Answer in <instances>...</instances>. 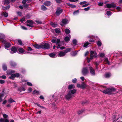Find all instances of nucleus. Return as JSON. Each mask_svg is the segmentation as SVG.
Returning a JSON list of instances; mask_svg holds the SVG:
<instances>
[{
    "label": "nucleus",
    "mask_w": 122,
    "mask_h": 122,
    "mask_svg": "<svg viewBox=\"0 0 122 122\" xmlns=\"http://www.w3.org/2000/svg\"><path fill=\"white\" fill-rule=\"evenodd\" d=\"M116 89L113 88H109L103 91V93L108 95L112 94V92H115Z\"/></svg>",
    "instance_id": "1"
},
{
    "label": "nucleus",
    "mask_w": 122,
    "mask_h": 122,
    "mask_svg": "<svg viewBox=\"0 0 122 122\" xmlns=\"http://www.w3.org/2000/svg\"><path fill=\"white\" fill-rule=\"evenodd\" d=\"M63 11V10L61 9V8L60 7L57 8L55 13L56 15L57 16H59L60 14L62 13Z\"/></svg>",
    "instance_id": "2"
},
{
    "label": "nucleus",
    "mask_w": 122,
    "mask_h": 122,
    "mask_svg": "<svg viewBox=\"0 0 122 122\" xmlns=\"http://www.w3.org/2000/svg\"><path fill=\"white\" fill-rule=\"evenodd\" d=\"M107 7L108 8H115L116 7V4L112 2L111 4H106Z\"/></svg>",
    "instance_id": "3"
},
{
    "label": "nucleus",
    "mask_w": 122,
    "mask_h": 122,
    "mask_svg": "<svg viewBox=\"0 0 122 122\" xmlns=\"http://www.w3.org/2000/svg\"><path fill=\"white\" fill-rule=\"evenodd\" d=\"M74 97V96L72 95L69 92L65 96L67 100H69Z\"/></svg>",
    "instance_id": "4"
},
{
    "label": "nucleus",
    "mask_w": 122,
    "mask_h": 122,
    "mask_svg": "<svg viewBox=\"0 0 122 122\" xmlns=\"http://www.w3.org/2000/svg\"><path fill=\"white\" fill-rule=\"evenodd\" d=\"M41 48L45 49H48L50 48V46L48 43H45L44 44H42Z\"/></svg>",
    "instance_id": "5"
},
{
    "label": "nucleus",
    "mask_w": 122,
    "mask_h": 122,
    "mask_svg": "<svg viewBox=\"0 0 122 122\" xmlns=\"http://www.w3.org/2000/svg\"><path fill=\"white\" fill-rule=\"evenodd\" d=\"M68 20L66 19H63L62 20L61 22H60V24L62 26H63L65 24L67 23Z\"/></svg>",
    "instance_id": "6"
},
{
    "label": "nucleus",
    "mask_w": 122,
    "mask_h": 122,
    "mask_svg": "<svg viewBox=\"0 0 122 122\" xmlns=\"http://www.w3.org/2000/svg\"><path fill=\"white\" fill-rule=\"evenodd\" d=\"M88 73L87 69L86 67L84 68L82 70V73L83 75H86Z\"/></svg>",
    "instance_id": "7"
},
{
    "label": "nucleus",
    "mask_w": 122,
    "mask_h": 122,
    "mask_svg": "<svg viewBox=\"0 0 122 122\" xmlns=\"http://www.w3.org/2000/svg\"><path fill=\"white\" fill-rule=\"evenodd\" d=\"M91 75L94 76L95 75V71L94 70L91 66L89 67Z\"/></svg>",
    "instance_id": "8"
},
{
    "label": "nucleus",
    "mask_w": 122,
    "mask_h": 122,
    "mask_svg": "<svg viewBox=\"0 0 122 122\" xmlns=\"http://www.w3.org/2000/svg\"><path fill=\"white\" fill-rule=\"evenodd\" d=\"M10 46V43L8 42H6L5 44V48L7 49H9V47Z\"/></svg>",
    "instance_id": "9"
},
{
    "label": "nucleus",
    "mask_w": 122,
    "mask_h": 122,
    "mask_svg": "<svg viewBox=\"0 0 122 122\" xmlns=\"http://www.w3.org/2000/svg\"><path fill=\"white\" fill-rule=\"evenodd\" d=\"M93 54L94 55H90V59L92 60L93 59V58H95L97 57V53L96 51H94V52Z\"/></svg>",
    "instance_id": "10"
},
{
    "label": "nucleus",
    "mask_w": 122,
    "mask_h": 122,
    "mask_svg": "<svg viewBox=\"0 0 122 122\" xmlns=\"http://www.w3.org/2000/svg\"><path fill=\"white\" fill-rule=\"evenodd\" d=\"M66 54L65 52L61 51L59 52L58 56L61 57L64 56Z\"/></svg>",
    "instance_id": "11"
},
{
    "label": "nucleus",
    "mask_w": 122,
    "mask_h": 122,
    "mask_svg": "<svg viewBox=\"0 0 122 122\" xmlns=\"http://www.w3.org/2000/svg\"><path fill=\"white\" fill-rule=\"evenodd\" d=\"M5 90L3 89L2 92V93H0V102H1L2 101V98L4 96V92Z\"/></svg>",
    "instance_id": "12"
},
{
    "label": "nucleus",
    "mask_w": 122,
    "mask_h": 122,
    "mask_svg": "<svg viewBox=\"0 0 122 122\" xmlns=\"http://www.w3.org/2000/svg\"><path fill=\"white\" fill-rule=\"evenodd\" d=\"M51 2L50 1H45L44 3V5L47 6H50L51 5Z\"/></svg>",
    "instance_id": "13"
},
{
    "label": "nucleus",
    "mask_w": 122,
    "mask_h": 122,
    "mask_svg": "<svg viewBox=\"0 0 122 122\" xmlns=\"http://www.w3.org/2000/svg\"><path fill=\"white\" fill-rule=\"evenodd\" d=\"M87 87V85L84 82H82V84H81V88L82 89H84Z\"/></svg>",
    "instance_id": "14"
},
{
    "label": "nucleus",
    "mask_w": 122,
    "mask_h": 122,
    "mask_svg": "<svg viewBox=\"0 0 122 122\" xmlns=\"http://www.w3.org/2000/svg\"><path fill=\"white\" fill-rule=\"evenodd\" d=\"M15 72V71L11 70H8L7 72V73L8 75H10L13 73Z\"/></svg>",
    "instance_id": "15"
},
{
    "label": "nucleus",
    "mask_w": 122,
    "mask_h": 122,
    "mask_svg": "<svg viewBox=\"0 0 122 122\" xmlns=\"http://www.w3.org/2000/svg\"><path fill=\"white\" fill-rule=\"evenodd\" d=\"M75 88V86L74 85L71 84L69 85L68 86V88L69 90H71L72 89H73Z\"/></svg>",
    "instance_id": "16"
},
{
    "label": "nucleus",
    "mask_w": 122,
    "mask_h": 122,
    "mask_svg": "<svg viewBox=\"0 0 122 122\" xmlns=\"http://www.w3.org/2000/svg\"><path fill=\"white\" fill-rule=\"evenodd\" d=\"M66 4L67 5L70 7L71 8H75L76 7V6L75 5L71 4L70 3H66Z\"/></svg>",
    "instance_id": "17"
},
{
    "label": "nucleus",
    "mask_w": 122,
    "mask_h": 122,
    "mask_svg": "<svg viewBox=\"0 0 122 122\" xmlns=\"http://www.w3.org/2000/svg\"><path fill=\"white\" fill-rule=\"evenodd\" d=\"M10 52L11 53H14L15 52V47L13 46L11 48L10 51Z\"/></svg>",
    "instance_id": "18"
},
{
    "label": "nucleus",
    "mask_w": 122,
    "mask_h": 122,
    "mask_svg": "<svg viewBox=\"0 0 122 122\" xmlns=\"http://www.w3.org/2000/svg\"><path fill=\"white\" fill-rule=\"evenodd\" d=\"M77 90L75 89H73L72 90H70L69 91V92L72 95H73V94L76 93V92Z\"/></svg>",
    "instance_id": "19"
},
{
    "label": "nucleus",
    "mask_w": 122,
    "mask_h": 122,
    "mask_svg": "<svg viewBox=\"0 0 122 122\" xmlns=\"http://www.w3.org/2000/svg\"><path fill=\"white\" fill-rule=\"evenodd\" d=\"M111 74L109 72L106 73L104 75V76L106 78H109L111 76Z\"/></svg>",
    "instance_id": "20"
},
{
    "label": "nucleus",
    "mask_w": 122,
    "mask_h": 122,
    "mask_svg": "<svg viewBox=\"0 0 122 122\" xmlns=\"http://www.w3.org/2000/svg\"><path fill=\"white\" fill-rule=\"evenodd\" d=\"M0 122H9V121L6 119L1 118L0 119Z\"/></svg>",
    "instance_id": "21"
},
{
    "label": "nucleus",
    "mask_w": 122,
    "mask_h": 122,
    "mask_svg": "<svg viewBox=\"0 0 122 122\" xmlns=\"http://www.w3.org/2000/svg\"><path fill=\"white\" fill-rule=\"evenodd\" d=\"M41 45L42 44H41L40 45H39L38 44H36L34 45V46L36 48L39 49L41 48Z\"/></svg>",
    "instance_id": "22"
},
{
    "label": "nucleus",
    "mask_w": 122,
    "mask_h": 122,
    "mask_svg": "<svg viewBox=\"0 0 122 122\" xmlns=\"http://www.w3.org/2000/svg\"><path fill=\"white\" fill-rule=\"evenodd\" d=\"M18 51L21 53H23L25 52V50L23 48H20L18 49Z\"/></svg>",
    "instance_id": "23"
},
{
    "label": "nucleus",
    "mask_w": 122,
    "mask_h": 122,
    "mask_svg": "<svg viewBox=\"0 0 122 122\" xmlns=\"http://www.w3.org/2000/svg\"><path fill=\"white\" fill-rule=\"evenodd\" d=\"M25 23H28L29 24H30L31 25H33V21L31 20H27L26 22Z\"/></svg>",
    "instance_id": "24"
},
{
    "label": "nucleus",
    "mask_w": 122,
    "mask_h": 122,
    "mask_svg": "<svg viewBox=\"0 0 122 122\" xmlns=\"http://www.w3.org/2000/svg\"><path fill=\"white\" fill-rule=\"evenodd\" d=\"M70 37H69L67 36H66L65 37L64 39V40L65 42H67L68 41H69L70 40Z\"/></svg>",
    "instance_id": "25"
},
{
    "label": "nucleus",
    "mask_w": 122,
    "mask_h": 122,
    "mask_svg": "<svg viewBox=\"0 0 122 122\" xmlns=\"http://www.w3.org/2000/svg\"><path fill=\"white\" fill-rule=\"evenodd\" d=\"M71 48H67L64 50V51L66 54L68 52H69L71 50Z\"/></svg>",
    "instance_id": "26"
},
{
    "label": "nucleus",
    "mask_w": 122,
    "mask_h": 122,
    "mask_svg": "<svg viewBox=\"0 0 122 122\" xmlns=\"http://www.w3.org/2000/svg\"><path fill=\"white\" fill-rule=\"evenodd\" d=\"M9 78L11 79L14 80L15 78V74H11V76Z\"/></svg>",
    "instance_id": "27"
},
{
    "label": "nucleus",
    "mask_w": 122,
    "mask_h": 122,
    "mask_svg": "<svg viewBox=\"0 0 122 122\" xmlns=\"http://www.w3.org/2000/svg\"><path fill=\"white\" fill-rule=\"evenodd\" d=\"M56 55V54L54 53H50L49 54L50 57L52 58H54Z\"/></svg>",
    "instance_id": "28"
},
{
    "label": "nucleus",
    "mask_w": 122,
    "mask_h": 122,
    "mask_svg": "<svg viewBox=\"0 0 122 122\" xmlns=\"http://www.w3.org/2000/svg\"><path fill=\"white\" fill-rule=\"evenodd\" d=\"M2 68L4 71H6L7 69V67L6 65L5 64H3L2 65Z\"/></svg>",
    "instance_id": "29"
},
{
    "label": "nucleus",
    "mask_w": 122,
    "mask_h": 122,
    "mask_svg": "<svg viewBox=\"0 0 122 122\" xmlns=\"http://www.w3.org/2000/svg\"><path fill=\"white\" fill-rule=\"evenodd\" d=\"M2 14L5 17H7L8 15V13L5 12H3L2 13Z\"/></svg>",
    "instance_id": "30"
},
{
    "label": "nucleus",
    "mask_w": 122,
    "mask_h": 122,
    "mask_svg": "<svg viewBox=\"0 0 122 122\" xmlns=\"http://www.w3.org/2000/svg\"><path fill=\"white\" fill-rule=\"evenodd\" d=\"M55 32L58 34L60 33V30L59 28H56L54 29Z\"/></svg>",
    "instance_id": "31"
},
{
    "label": "nucleus",
    "mask_w": 122,
    "mask_h": 122,
    "mask_svg": "<svg viewBox=\"0 0 122 122\" xmlns=\"http://www.w3.org/2000/svg\"><path fill=\"white\" fill-rule=\"evenodd\" d=\"M10 0H5L4 1V4L5 5H8L10 3Z\"/></svg>",
    "instance_id": "32"
},
{
    "label": "nucleus",
    "mask_w": 122,
    "mask_h": 122,
    "mask_svg": "<svg viewBox=\"0 0 122 122\" xmlns=\"http://www.w3.org/2000/svg\"><path fill=\"white\" fill-rule=\"evenodd\" d=\"M18 43V44L19 45H23V43L21 41L20 39H18L17 40Z\"/></svg>",
    "instance_id": "33"
},
{
    "label": "nucleus",
    "mask_w": 122,
    "mask_h": 122,
    "mask_svg": "<svg viewBox=\"0 0 122 122\" xmlns=\"http://www.w3.org/2000/svg\"><path fill=\"white\" fill-rule=\"evenodd\" d=\"M41 9L42 10L45 11L47 10V9L45 6L42 5L41 6Z\"/></svg>",
    "instance_id": "34"
},
{
    "label": "nucleus",
    "mask_w": 122,
    "mask_h": 122,
    "mask_svg": "<svg viewBox=\"0 0 122 122\" xmlns=\"http://www.w3.org/2000/svg\"><path fill=\"white\" fill-rule=\"evenodd\" d=\"M5 38V35L2 34L0 33V39H3Z\"/></svg>",
    "instance_id": "35"
},
{
    "label": "nucleus",
    "mask_w": 122,
    "mask_h": 122,
    "mask_svg": "<svg viewBox=\"0 0 122 122\" xmlns=\"http://www.w3.org/2000/svg\"><path fill=\"white\" fill-rule=\"evenodd\" d=\"M10 6L8 5L4 7H3V9L4 10H6L10 8Z\"/></svg>",
    "instance_id": "36"
},
{
    "label": "nucleus",
    "mask_w": 122,
    "mask_h": 122,
    "mask_svg": "<svg viewBox=\"0 0 122 122\" xmlns=\"http://www.w3.org/2000/svg\"><path fill=\"white\" fill-rule=\"evenodd\" d=\"M16 77L18 78L19 77H22V76L18 73H16Z\"/></svg>",
    "instance_id": "37"
},
{
    "label": "nucleus",
    "mask_w": 122,
    "mask_h": 122,
    "mask_svg": "<svg viewBox=\"0 0 122 122\" xmlns=\"http://www.w3.org/2000/svg\"><path fill=\"white\" fill-rule=\"evenodd\" d=\"M15 20V18H14V19H12V20H8V21H9L10 23H13L15 25V23L14 22H13V20Z\"/></svg>",
    "instance_id": "38"
},
{
    "label": "nucleus",
    "mask_w": 122,
    "mask_h": 122,
    "mask_svg": "<svg viewBox=\"0 0 122 122\" xmlns=\"http://www.w3.org/2000/svg\"><path fill=\"white\" fill-rule=\"evenodd\" d=\"M25 88L23 87L20 88L18 89V90L20 92H21L22 91H25Z\"/></svg>",
    "instance_id": "39"
},
{
    "label": "nucleus",
    "mask_w": 122,
    "mask_h": 122,
    "mask_svg": "<svg viewBox=\"0 0 122 122\" xmlns=\"http://www.w3.org/2000/svg\"><path fill=\"white\" fill-rule=\"evenodd\" d=\"M65 32L66 34H69L70 33V30L68 29H65Z\"/></svg>",
    "instance_id": "40"
},
{
    "label": "nucleus",
    "mask_w": 122,
    "mask_h": 122,
    "mask_svg": "<svg viewBox=\"0 0 122 122\" xmlns=\"http://www.w3.org/2000/svg\"><path fill=\"white\" fill-rule=\"evenodd\" d=\"M90 44V43H89V42H87L84 44L83 45V47H86Z\"/></svg>",
    "instance_id": "41"
},
{
    "label": "nucleus",
    "mask_w": 122,
    "mask_h": 122,
    "mask_svg": "<svg viewBox=\"0 0 122 122\" xmlns=\"http://www.w3.org/2000/svg\"><path fill=\"white\" fill-rule=\"evenodd\" d=\"M97 44L98 46H101L102 43L100 41H98L97 43Z\"/></svg>",
    "instance_id": "42"
},
{
    "label": "nucleus",
    "mask_w": 122,
    "mask_h": 122,
    "mask_svg": "<svg viewBox=\"0 0 122 122\" xmlns=\"http://www.w3.org/2000/svg\"><path fill=\"white\" fill-rule=\"evenodd\" d=\"M51 25L52 26V27H56L57 25L56 24H55L54 23H53V22H51Z\"/></svg>",
    "instance_id": "43"
},
{
    "label": "nucleus",
    "mask_w": 122,
    "mask_h": 122,
    "mask_svg": "<svg viewBox=\"0 0 122 122\" xmlns=\"http://www.w3.org/2000/svg\"><path fill=\"white\" fill-rule=\"evenodd\" d=\"M84 110H82L80 111L79 110L78 111V113L79 115H80L84 112Z\"/></svg>",
    "instance_id": "44"
},
{
    "label": "nucleus",
    "mask_w": 122,
    "mask_h": 122,
    "mask_svg": "<svg viewBox=\"0 0 122 122\" xmlns=\"http://www.w3.org/2000/svg\"><path fill=\"white\" fill-rule=\"evenodd\" d=\"M23 6L25 8H28V5L27 4H23Z\"/></svg>",
    "instance_id": "45"
},
{
    "label": "nucleus",
    "mask_w": 122,
    "mask_h": 122,
    "mask_svg": "<svg viewBox=\"0 0 122 122\" xmlns=\"http://www.w3.org/2000/svg\"><path fill=\"white\" fill-rule=\"evenodd\" d=\"M112 14L111 12L110 11H107L106 12L107 15L108 16Z\"/></svg>",
    "instance_id": "46"
},
{
    "label": "nucleus",
    "mask_w": 122,
    "mask_h": 122,
    "mask_svg": "<svg viewBox=\"0 0 122 122\" xmlns=\"http://www.w3.org/2000/svg\"><path fill=\"white\" fill-rule=\"evenodd\" d=\"M105 55L104 53H100V57H105Z\"/></svg>",
    "instance_id": "47"
},
{
    "label": "nucleus",
    "mask_w": 122,
    "mask_h": 122,
    "mask_svg": "<svg viewBox=\"0 0 122 122\" xmlns=\"http://www.w3.org/2000/svg\"><path fill=\"white\" fill-rule=\"evenodd\" d=\"M10 64L11 66H13L15 65V63L12 61H11L10 62Z\"/></svg>",
    "instance_id": "48"
},
{
    "label": "nucleus",
    "mask_w": 122,
    "mask_h": 122,
    "mask_svg": "<svg viewBox=\"0 0 122 122\" xmlns=\"http://www.w3.org/2000/svg\"><path fill=\"white\" fill-rule=\"evenodd\" d=\"M27 50L28 51H32L33 50V49L30 47L28 46L27 47Z\"/></svg>",
    "instance_id": "49"
},
{
    "label": "nucleus",
    "mask_w": 122,
    "mask_h": 122,
    "mask_svg": "<svg viewBox=\"0 0 122 122\" xmlns=\"http://www.w3.org/2000/svg\"><path fill=\"white\" fill-rule=\"evenodd\" d=\"M87 3V2L86 1H84L83 2H81L79 4L80 5H82L83 4H86Z\"/></svg>",
    "instance_id": "50"
},
{
    "label": "nucleus",
    "mask_w": 122,
    "mask_h": 122,
    "mask_svg": "<svg viewBox=\"0 0 122 122\" xmlns=\"http://www.w3.org/2000/svg\"><path fill=\"white\" fill-rule=\"evenodd\" d=\"M77 80V79L76 78H75L74 79H73L72 80V82L73 83H75L76 82Z\"/></svg>",
    "instance_id": "51"
},
{
    "label": "nucleus",
    "mask_w": 122,
    "mask_h": 122,
    "mask_svg": "<svg viewBox=\"0 0 122 122\" xmlns=\"http://www.w3.org/2000/svg\"><path fill=\"white\" fill-rule=\"evenodd\" d=\"M73 43L75 45H76L77 41L76 39H73L72 41Z\"/></svg>",
    "instance_id": "52"
},
{
    "label": "nucleus",
    "mask_w": 122,
    "mask_h": 122,
    "mask_svg": "<svg viewBox=\"0 0 122 122\" xmlns=\"http://www.w3.org/2000/svg\"><path fill=\"white\" fill-rule=\"evenodd\" d=\"M25 17L29 19L31 17V15L30 14H27Z\"/></svg>",
    "instance_id": "53"
},
{
    "label": "nucleus",
    "mask_w": 122,
    "mask_h": 122,
    "mask_svg": "<svg viewBox=\"0 0 122 122\" xmlns=\"http://www.w3.org/2000/svg\"><path fill=\"white\" fill-rule=\"evenodd\" d=\"M25 17H23L20 19V21L21 22H23L25 21Z\"/></svg>",
    "instance_id": "54"
},
{
    "label": "nucleus",
    "mask_w": 122,
    "mask_h": 122,
    "mask_svg": "<svg viewBox=\"0 0 122 122\" xmlns=\"http://www.w3.org/2000/svg\"><path fill=\"white\" fill-rule=\"evenodd\" d=\"M90 8L89 7H87L86 8H85L83 9V10H85L86 11H87L89 10L90 9Z\"/></svg>",
    "instance_id": "55"
},
{
    "label": "nucleus",
    "mask_w": 122,
    "mask_h": 122,
    "mask_svg": "<svg viewBox=\"0 0 122 122\" xmlns=\"http://www.w3.org/2000/svg\"><path fill=\"white\" fill-rule=\"evenodd\" d=\"M60 40L59 39H58L56 41V44H58L60 43Z\"/></svg>",
    "instance_id": "56"
},
{
    "label": "nucleus",
    "mask_w": 122,
    "mask_h": 122,
    "mask_svg": "<svg viewBox=\"0 0 122 122\" xmlns=\"http://www.w3.org/2000/svg\"><path fill=\"white\" fill-rule=\"evenodd\" d=\"M56 2L57 3L60 4L62 1L61 0H55Z\"/></svg>",
    "instance_id": "57"
},
{
    "label": "nucleus",
    "mask_w": 122,
    "mask_h": 122,
    "mask_svg": "<svg viewBox=\"0 0 122 122\" xmlns=\"http://www.w3.org/2000/svg\"><path fill=\"white\" fill-rule=\"evenodd\" d=\"M89 5V3L86 4L84 5H82V7H85L88 6V5Z\"/></svg>",
    "instance_id": "58"
},
{
    "label": "nucleus",
    "mask_w": 122,
    "mask_h": 122,
    "mask_svg": "<svg viewBox=\"0 0 122 122\" xmlns=\"http://www.w3.org/2000/svg\"><path fill=\"white\" fill-rule=\"evenodd\" d=\"M36 22L38 24H42V22L40 21L39 20H36Z\"/></svg>",
    "instance_id": "59"
},
{
    "label": "nucleus",
    "mask_w": 122,
    "mask_h": 122,
    "mask_svg": "<svg viewBox=\"0 0 122 122\" xmlns=\"http://www.w3.org/2000/svg\"><path fill=\"white\" fill-rule=\"evenodd\" d=\"M26 84L28 86H32V84L30 82H27L26 83Z\"/></svg>",
    "instance_id": "60"
},
{
    "label": "nucleus",
    "mask_w": 122,
    "mask_h": 122,
    "mask_svg": "<svg viewBox=\"0 0 122 122\" xmlns=\"http://www.w3.org/2000/svg\"><path fill=\"white\" fill-rule=\"evenodd\" d=\"M5 83V81L4 80H0V83L1 84H3Z\"/></svg>",
    "instance_id": "61"
},
{
    "label": "nucleus",
    "mask_w": 122,
    "mask_h": 122,
    "mask_svg": "<svg viewBox=\"0 0 122 122\" xmlns=\"http://www.w3.org/2000/svg\"><path fill=\"white\" fill-rule=\"evenodd\" d=\"M21 28L22 29L25 30H27V29L24 26H21Z\"/></svg>",
    "instance_id": "62"
},
{
    "label": "nucleus",
    "mask_w": 122,
    "mask_h": 122,
    "mask_svg": "<svg viewBox=\"0 0 122 122\" xmlns=\"http://www.w3.org/2000/svg\"><path fill=\"white\" fill-rule=\"evenodd\" d=\"M8 101L9 102L11 103H12L14 102H15V101L11 99H9L8 100Z\"/></svg>",
    "instance_id": "63"
},
{
    "label": "nucleus",
    "mask_w": 122,
    "mask_h": 122,
    "mask_svg": "<svg viewBox=\"0 0 122 122\" xmlns=\"http://www.w3.org/2000/svg\"><path fill=\"white\" fill-rule=\"evenodd\" d=\"M103 5V3L102 2H100L98 4V5L100 6H102Z\"/></svg>",
    "instance_id": "64"
}]
</instances>
